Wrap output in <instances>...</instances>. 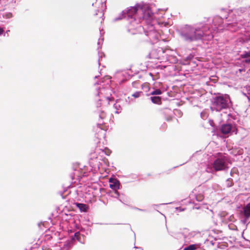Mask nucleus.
I'll return each instance as SVG.
<instances>
[{
	"label": "nucleus",
	"mask_w": 250,
	"mask_h": 250,
	"mask_svg": "<svg viewBox=\"0 0 250 250\" xmlns=\"http://www.w3.org/2000/svg\"><path fill=\"white\" fill-rule=\"evenodd\" d=\"M233 12V10L227 13L223 17L215 16L212 19V24L202 22L194 26L186 24L180 28L179 35L184 41L191 43L203 40H211L213 38V33L220 32L225 29L236 31L240 28L229 24L235 20Z\"/></svg>",
	"instance_id": "1"
},
{
	"label": "nucleus",
	"mask_w": 250,
	"mask_h": 250,
	"mask_svg": "<svg viewBox=\"0 0 250 250\" xmlns=\"http://www.w3.org/2000/svg\"><path fill=\"white\" fill-rule=\"evenodd\" d=\"M139 10L143 12L142 18L146 20L147 24L146 27H144V32L146 36L149 38V42L151 44L154 43L155 41L159 40L160 34L155 29V27L151 23L152 19V13L150 10L147 12L144 11L143 5L140 3H137L134 6H130L125 10L122 11L120 15L113 20L114 21H116L123 19H126L131 23L136 20V17Z\"/></svg>",
	"instance_id": "2"
},
{
	"label": "nucleus",
	"mask_w": 250,
	"mask_h": 250,
	"mask_svg": "<svg viewBox=\"0 0 250 250\" xmlns=\"http://www.w3.org/2000/svg\"><path fill=\"white\" fill-rule=\"evenodd\" d=\"M233 104L229 95L219 93L212 98L210 110L212 113L216 112L218 116H222L221 111L226 115L227 117H231L230 113H228L227 110H233Z\"/></svg>",
	"instance_id": "3"
},
{
	"label": "nucleus",
	"mask_w": 250,
	"mask_h": 250,
	"mask_svg": "<svg viewBox=\"0 0 250 250\" xmlns=\"http://www.w3.org/2000/svg\"><path fill=\"white\" fill-rule=\"evenodd\" d=\"M233 15L235 17V20L229 24H232L240 29L247 23L250 25V6L248 8L240 7L233 10Z\"/></svg>",
	"instance_id": "4"
},
{
	"label": "nucleus",
	"mask_w": 250,
	"mask_h": 250,
	"mask_svg": "<svg viewBox=\"0 0 250 250\" xmlns=\"http://www.w3.org/2000/svg\"><path fill=\"white\" fill-rule=\"evenodd\" d=\"M229 167L228 159L221 155L216 158L212 162L209 163L207 166L206 171L208 173L215 174L217 171L226 170Z\"/></svg>",
	"instance_id": "5"
},
{
	"label": "nucleus",
	"mask_w": 250,
	"mask_h": 250,
	"mask_svg": "<svg viewBox=\"0 0 250 250\" xmlns=\"http://www.w3.org/2000/svg\"><path fill=\"white\" fill-rule=\"evenodd\" d=\"M226 121L221 119L219 123V128L218 132H220L227 136H229L233 133L237 134L238 129L235 124L232 123L229 120V117H227Z\"/></svg>",
	"instance_id": "6"
},
{
	"label": "nucleus",
	"mask_w": 250,
	"mask_h": 250,
	"mask_svg": "<svg viewBox=\"0 0 250 250\" xmlns=\"http://www.w3.org/2000/svg\"><path fill=\"white\" fill-rule=\"evenodd\" d=\"M239 212L241 222L247 226L248 224L247 222L250 218V202L245 207L240 208Z\"/></svg>",
	"instance_id": "7"
},
{
	"label": "nucleus",
	"mask_w": 250,
	"mask_h": 250,
	"mask_svg": "<svg viewBox=\"0 0 250 250\" xmlns=\"http://www.w3.org/2000/svg\"><path fill=\"white\" fill-rule=\"evenodd\" d=\"M109 187L113 190H118L122 188L120 181L116 178H110L109 180Z\"/></svg>",
	"instance_id": "8"
},
{
	"label": "nucleus",
	"mask_w": 250,
	"mask_h": 250,
	"mask_svg": "<svg viewBox=\"0 0 250 250\" xmlns=\"http://www.w3.org/2000/svg\"><path fill=\"white\" fill-rule=\"evenodd\" d=\"M195 191H197V193H195V197L196 200L198 202L202 201L205 198L204 193V189H203V187L201 186H199L197 187L195 189H194Z\"/></svg>",
	"instance_id": "9"
},
{
	"label": "nucleus",
	"mask_w": 250,
	"mask_h": 250,
	"mask_svg": "<svg viewBox=\"0 0 250 250\" xmlns=\"http://www.w3.org/2000/svg\"><path fill=\"white\" fill-rule=\"evenodd\" d=\"M166 48L162 47H157L152 50V54L156 56V59L160 60L161 57L163 56V54L166 53Z\"/></svg>",
	"instance_id": "10"
},
{
	"label": "nucleus",
	"mask_w": 250,
	"mask_h": 250,
	"mask_svg": "<svg viewBox=\"0 0 250 250\" xmlns=\"http://www.w3.org/2000/svg\"><path fill=\"white\" fill-rule=\"evenodd\" d=\"M240 57L243 59V62L247 64H250V50L243 52L240 55Z\"/></svg>",
	"instance_id": "11"
},
{
	"label": "nucleus",
	"mask_w": 250,
	"mask_h": 250,
	"mask_svg": "<svg viewBox=\"0 0 250 250\" xmlns=\"http://www.w3.org/2000/svg\"><path fill=\"white\" fill-rule=\"evenodd\" d=\"M220 120H216L215 121H214L212 119H209L208 121L209 124L210 125L213 127V129L214 132L218 133Z\"/></svg>",
	"instance_id": "12"
},
{
	"label": "nucleus",
	"mask_w": 250,
	"mask_h": 250,
	"mask_svg": "<svg viewBox=\"0 0 250 250\" xmlns=\"http://www.w3.org/2000/svg\"><path fill=\"white\" fill-rule=\"evenodd\" d=\"M74 204L80 210L81 212H85L88 208L87 205L81 203H75Z\"/></svg>",
	"instance_id": "13"
},
{
	"label": "nucleus",
	"mask_w": 250,
	"mask_h": 250,
	"mask_svg": "<svg viewBox=\"0 0 250 250\" xmlns=\"http://www.w3.org/2000/svg\"><path fill=\"white\" fill-rule=\"evenodd\" d=\"M74 239L77 240L82 244H84V236L81 234V233L79 231L74 233Z\"/></svg>",
	"instance_id": "14"
},
{
	"label": "nucleus",
	"mask_w": 250,
	"mask_h": 250,
	"mask_svg": "<svg viewBox=\"0 0 250 250\" xmlns=\"http://www.w3.org/2000/svg\"><path fill=\"white\" fill-rule=\"evenodd\" d=\"M194 57V54L193 53H190L183 59L182 64L184 65L188 64L189 62L192 61Z\"/></svg>",
	"instance_id": "15"
},
{
	"label": "nucleus",
	"mask_w": 250,
	"mask_h": 250,
	"mask_svg": "<svg viewBox=\"0 0 250 250\" xmlns=\"http://www.w3.org/2000/svg\"><path fill=\"white\" fill-rule=\"evenodd\" d=\"M107 194L108 196L112 198H116L118 200L120 198V196L121 195L118 190L109 191L107 192Z\"/></svg>",
	"instance_id": "16"
},
{
	"label": "nucleus",
	"mask_w": 250,
	"mask_h": 250,
	"mask_svg": "<svg viewBox=\"0 0 250 250\" xmlns=\"http://www.w3.org/2000/svg\"><path fill=\"white\" fill-rule=\"evenodd\" d=\"M201 245L200 243L191 244L185 247L183 250H196L198 248L200 247Z\"/></svg>",
	"instance_id": "17"
},
{
	"label": "nucleus",
	"mask_w": 250,
	"mask_h": 250,
	"mask_svg": "<svg viewBox=\"0 0 250 250\" xmlns=\"http://www.w3.org/2000/svg\"><path fill=\"white\" fill-rule=\"evenodd\" d=\"M151 102L155 104H160L162 103L161 98L159 96H151L150 98Z\"/></svg>",
	"instance_id": "18"
},
{
	"label": "nucleus",
	"mask_w": 250,
	"mask_h": 250,
	"mask_svg": "<svg viewBox=\"0 0 250 250\" xmlns=\"http://www.w3.org/2000/svg\"><path fill=\"white\" fill-rule=\"evenodd\" d=\"M162 94V91L159 89H154L151 91L150 95H160Z\"/></svg>",
	"instance_id": "19"
},
{
	"label": "nucleus",
	"mask_w": 250,
	"mask_h": 250,
	"mask_svg": "<svg viewBox=\"0 0 250 250\" xmlns=\"http://www.w3.org/2000/svg\"><path fill=\"white\" fill-rule=\"evenodd\" d=\"M240 42L243 43L250 42V34L249 35L244 36L240 38Z\"/></svg>",
	"instance_id": "20"
},
{
	"label": "nucleus",
	"mask_w": 250,
	"mask_h": 250,
	"mask_svg": "<svg viewBox=\"0 0 250 250\" xmlns=\"http://www.w3.org/2000/svg\"><path fill=\"white\" fill-rule=\"evenodd\" d=\"M247 89L248 93H245L244 92H243V94L247 98L249 102H250V97L249 96V95H250V86H249L248 87H247Z\"/></svg>",
	"instance_id": "21"
},
{
	"label": "nucleus",
	"mask_w": 250,
	"mask_h": 250,
	"mask_svg": "<svg viewBox=\"0 0 250 250\" xmlns=\"http://www.w3.org/2000/svg\"><path fill=\"white\" fill-rule=\"evenodd\" d=\"M227 182V186L228 187H231L233 185V180L231 178H228Z\"/></svg>",
	"instance_id": "22"
},
{
	"label": "nucleus",
	"mask_w": 250,
	"mask_h": 250,
	"mask_svg": "<svg viewBox=\"0 0 250 250\" xmlns=\"http://www.w3.org/2000/svg\"><path fill=\"white\" fill-rule=\"evenodd\" d=\"M3 17L5 19H10L13 17V14L11 12H6L3 14Z\"/></svg>",
	"instance_id": "23"
},
{
	"label": "nucleus",
	"mask_w": 250,
	"mask_h": 250,
	"mask_svg": "<svg viewBox=\"0 0 250 250\" xmlns=\"http://www.w3.org/2000/svg\"><path fill=\"white\" fill-rule=\"evenodd\" d=\"M142 94H143L142 91H136L132 95V96L135 98H138L141 96Z\"/></svg>",
	"instance_id": "24"
},
{
	"label": "nucleus",
	"mask_w": 250,
	"mask_h": 250,
	"mask_svg": "<svg viewBox=\"0 0 250 250\" xmlns=\"http://www.w3.org/2000/svg\"><path fill=\"white\" fill-rule=\"evenodd\" d=\"M99 116L101 119H104L105 117V113L104 111L101 110Z\"/></svg>",
	"instance_id": "25"
},
{
	"label": "nucleus",
	"mask_w": 250,
	"mask_h": 250,
	"mask_svg": "<svg viewBox=\"0 0 250 250\" xmlns=\"http://www.w3.org/2000/svg\"><path fill=\"white\" fill-rule=\"evenodd\" d=\"M146 57L149 59H156V56H155L154 54H152V50L149 53Z\"/></svg>",
	"instance_id": "26"
},
{
	"label": "nucleus",
	"mask_w": 250,
	"mask_h": 250,
	"mask_svg": "<svg viewBox=\"0 0 250 250\" xmlns=\"http://www.w3.org/2000/svg\"><path fill=\"white\" fill-rule=\"evenodd\" d=\"M131 207V208L134 209V210H139V211H143V212H146L147 211V210L146 209H141V208H140L138 207H134V206H130Z\"/></svg>",
	"instance_id": "27"
},
{
	"label": "nucleus",
	"mask_w": 250,
	"mask_h": 250,
	"mask_svg": "<svg viewBox=\"0 0 250 250\" xmlns=\"http://www.w3.org/2000/svg\"><path fill=\"white\" fill-rule=\"evenodd\" d=\"M118 200L123 204L128 206L125 202V200L120 195V198Z\"/></svg>",
	"instance_id": "28"
},
{
	"label": "nucleus",
	"mask_w": 250,
	"mask_h": 250,
	"mask_svg": "<svg viewBox=\"0 0 250 250\" xmlns=\"http://www.w3.org/2000/svg\"><path fill=\"white\" fill-rule=\"evenodd\" d=\"M175 209L178 212H182L185 210L186 208H182L180 207L175 208Z\"/></svg>",
	"instance_id": "29"
},
{
	"label": "nucleus",
	"mask_w": 250,
	"mask_h": 250,
	"mask_svg": "<svg viewBox=\"0 0 250 250\" xmlns=\"http://www.w3.org/2000/svg\"><path fill=\"white\" fill-rule=\"evenodd\" d=\"M172 202H170L168 203H164V204H153L152 206L153 207H158L161 205H168V204H171Z\"/></svg>",
	"instance_id": "30"
},
{
	"label": "nucleus",
	"mask_w": 250,
	"mask_h": 250,
	"mask_svg": "<svg viewBox=\"0 0 250 250\" xmlns=\"http://www.w3.org/2000/svg\"><path fill=\"white\" fill-rule=\"evenodd\" d=\"M114 108H115V109H117V110L115 111V113H118H118H119V112L118 111V107H119V108H120V107H121V106H120V105H119V104L118 105V104H114Z\"/></svg>",
	"instance_id": "31"
},
{
	"label": "nucleus",
	"mask_w": 250,
	"mask_h": 250,
	"mask_svg": "<svg viewBox=\"0 0 250 250\" xmlns=\"http://www.w3.org/2000/svg\"><path fill=\"white\" fill-rule=\"evenodd\" d=\"M3 34V36H5L6 34L4 33V30L3 28L0 27V36Z\"/></svg>",
	"instance_id": "32"
},
{
	"label": "nucleus",
	"mask_w": 250,
	"mask_h": 250,
	"mask_svg": "<svg viewBox=\"0 0 250 250\" xmlns=\"http://www.w3.org/2000/svg\"><path fill=\"white\" fill-rule=\"evenodd\" d=\"M166 120L167 122L171 121L172 120V116L171 115H169L167 117H166Z\"/></svg>",
	"instance_id": "33"
},
{
	"label": "nucleus",
	"mask_w": 250,
	"mask_h": 250,
	"mask_svg": "<svg viewBox=\"0 0 250 250\" xmlns=\"http://www.w3.org/2000/svg\"><path fill=\"white\" fill-rule=\"evenodd\" d=\"M104 56H105V55L103 52L101 53L100 56H99V60H98V63H99V65H100V58H102L103 57V56L104 57Z\"/></svg>",
	"instance_id": "34"
},
{
	"label": "nucleus",
	"mask_w": 250,
	"mask_h": 250,
	"mask_svg": "<svg viewBox=\"0 0 250 250\" xmlns=\"http://www.w3.org/2000/svg\"><path fill=\"white\" fill-rule=\"evenodd\" d=\"M235 173L236 172H235V168H233L231 169V170L230 172V176H233V174Z\"/></svg>",
	"instance_id": "35"
},
{
	"label": "nucleus",
	"mask_w": 250,
	"mask_h": 250,
	"mask_svg": "<svg viewBox=\"0 0 250 250\" xmlns=\"http://www.w3.org/2000/svg\"><path fill=\"white\" fill-rule=\"evenodd\" d=\"M193 209H199L200 208V207L197 204H195L194 207H193Z\"/></svg>",
	"instance_id": "36"
},
{
	"label": "nucleus",
	"mask_w": 250,
	"mask_h": 250,
	"mask_svg": "<svg viewBox=\"0 0 250 250\" xmlns=\"http://www.w3.org/2000/svg\"><path fill=\"white\" fill-rule=\"evenodd\" d=\"M74 176H75V173H71L70 174V177H71V179L73 180L75 179L74 178Z\"/></svg>",
	"instance_id": "37"
},
{
	"label": "nucleus",
	"mask_w": 250,
	"mask_h": 250,
	"mask_svg": "<svg viewBox=\"0 0 250 250\" xmlns=\"http://www.w3.org/2000/svg\"><path fill=\"white\" fill-rule=\"evenodd\" d=\"M107 100H108L109 101H111V100H113V98L111 97H106Z\"/></svg>",
	"instance_id": "38"
},
{
	"label": "nucleus",
	"mask_w": 250,
	"mask_h": 250,
	"mask_svg": "<svg viewBox=\"0 0 250 250\" xmlns=\"http://www.w3.org/2000/svg\"><path fill=\"white\" fill-rule=\"evenodd\" d=\"M176 111L178 112L179 114L180 115H181V114H182V112L180 110H176Z\"/></svg>",
	"instance_id": "39"
},
{
	"label": "nucleus",
	"mask_w": 250,
	"mask_h": 250,
	"mask_svg": "<svg viewBox=\"0 0 250 250\" xmlns=\"http://www.w3.org/2000/svg\"><path fill=\"white\" fill-rule=\"evenodd\" d=\"M101 104L100 103H99V102H98L97 103V107H100Z\"/></svg>",
	"instance_id": "40"
},
{
	"label": "nucleus",
	"mask_w": 250,
	"mask_h": 250,
	"mask_svg": "<svg viewBox=\"0 0 250 250\" xmlns=\"http://www.w3.org/2000/svg\"><path fill=\"white\" fill-rule=\"evenodd\" d=\"M134 248L135 249H140V250H143L142 247H136V246H135Z\"/></svg>",
	"instance_id": "41"
},
{
	"label": "nucleus",
	"mask_w": 250,
	"mask_h": 250,
	"mask_svg": "<svg viewBox=\"0 0 250 250\" xmlns=\"http://www.w3.org/2000/svg\"><path fill=\"white\" fill-rule=\"evenodd\" d=\"M101 83L99 81H97L95 83H94V85H99Z\"/></svg>",
	"instance_id": "42"
},
{
	"label": "nucleus",
	"mask_w": 250,
	"mask_h": 250,
	"mask_svg": "<svg viewBox=\"0 0 250 250\" xmlns=\"http://www.w3.org/2000/svg\"><path fill=\"white\" fill-rule=\"evenodd\" d=\"M210 244L212 245V246H214L215 245V243L213 241H210Z\"/></svg>",
	"instance_id": "43"
},
{
	"label": "nucleus",
	"mask_w": 250,
	"mask_h": 250,
	"mask_svg": "<svg viewBox=\"0 0 250 250\" xmlns=\"http://www.w3.org/2000/svg\"><path fill=\"white\" fill-rule=\"evenodd\" d=\"M173 61L174 62H176L177 61V59L176 57H173Z\"/></svg>",
	"instance_id": "44"
},
{
	"label": "nucleus",
	"mask_w": 250,
	"mask_h": 250,
	"mask_svg": "<svg viewBox=\"0 0 250 250\" xmlns=\"http://www.w3.org/2000/svg\"><path fill=\"white\" fill-rule=\"evenodd\" d=\"M230 229H232V230H236L237 229V227L236 226H235V228H230Z\"/></svg>",
	"instance_id": "45"
},
{
	"label": "nucleus",
	"mask_w": 250,
	"mask_h": 250,
	"mask_svg": "<svg viewBox=\"0 0 250 250\" xmlns=\"http://www.w3.org/2000/svg\"><path fill=\"white\" fill-rule=\"evenodd\" d=\"M149 75L151 77H152L153 78V74H152V73L149 72Z\"/></svg>",
	"instance_id": "46"
},
{
	"label": "nucleus",
	"mask_w": 250,
	"mask_h": 250,
	"mask_svg": "<svg viewBox=\"0 0 250 250\" xmlns=\"http://www.w3.org/2000/svg\"><path fill=\"white\" fill-rule=\"evenodd\" d=\"M94 158V156L92 157V156H91L90 158V161L92 160Z\"/></svg>",
	"instance_id": "47"
},
{
	"label": "nucleus",
	"mask_w": 250,
	"mask_h": 250,
	"mask_svg": "<svg viewBox=\"0 0 250 250\" xmlns=\"http://www.w3.org/2000/svg\"><path fill=\"white\" fill-rule=\"evenodd\" d=\"M181 234H182L184 236L185 238H186V235L184 234V233H181Z\"/></svg>",
	"instance_id": "48"
},
{
	"label": "nucleus",
	"mask_w": 250,
	"mask_h": 250,
	"mask_svg": "<svg viewBox=\"0 0 250 250\" xmlns=\"http://www.w3.org/2000/svg\"><path fill=\"white\" fill-rule=\"evenodd\" d=\"M127 70H130V71H131V72L132 71V70H131V68H128V69H127Z\"/></svg>",
	"instance_id": "49"
},
{
	"label": "nucleus",
	"mask_w": 250,
	"mask_h": 250,
	"mask_svg": "<svg viewBox=\"0 0 250 250\" xmlns=\"http://www.w3.org/2000/svg\"><path fill=\"white\" fill-rule=\"evenodd\" d=\"M244 230H245V229L243 230V233H242V237H243L244 239H245V238H244V236H243V233H244Z\"/></svg>",
	"instance_id": "50"
},
{
	"label": "nucleus",
	"mask_w": 250,
	"mask_h": 250,
	"mask_svg": "<svg viewBox=\"0 0 250 250\" xmlns=\"http://www.w3.org/2000/svg\"><path fill=\"white\" fill-rule=\"evenodd\" d=\"M99 77V76H95L94 78H95V79H97V78H98Z\"/></svg>",
	"instance_id": "51"
},
{
	"label": "nucleus",
	"mask_w": 250,
	"mask_h": 250,
	"mask_svg": "<svg viewBox=\"0 0 250 250\" xmlns=\"http://www.w3.org/2000/svg\"><path fill=\"white\" fill-rule=\"evenodd\" d=\"M201 116L202 118H203V115L202 112L201 113Z\"/></svg>",
	"instance_id": "52"
},
{
	"label": "nucleus",
	"mask_w": 250,
	"mask_h": 250,
	"mask_svg": "<svg viewBox=\"0 0 250 250\" xmlns=\"http://www.w3.org/2000/svg\"><path fill=\"white\" fill-rule=\"evenodd\" d=\"M201 116L202 118H203V115L202 112L201 113Z\"/></svg>",
	"instance_id": "53"
},
{
	"label": "nucleus",
	"mask_w": 250,
	"mask_h": 250,
	"mask_svg": "<svg viewBox=\"0 0 250 250\" xmlns=\"http://www.w3.org/2000/svg\"><path fill=\"white\" fill-rule=\"evenodd\" d=\"M99 93H100L98 92L97 93V94H96V96H98L99 95Z\"/></svg>",
	"instance_id": "54"
},
{
	"label": "nucleus",
	"mask_w": 250,
	"mask_h": 250,
	"mask_svg": "<svg viewBox=\"0 0 250 250\" xmlns=\"http://www.w3.org/2000/svg\"><path fill=\"white\" fill-rule=\"evenodd\" d=\"M48 219H49V220H52V219H51V217L50 216V217H48Z\"/></svg>",
	"instance_id": "55"
},
{
	"label": "nucleus",
	"mask_w": 250,
	"mask_h": 250,
	"mask_svg": "<svg viewBox=\"0 0 250 250\" xmlns=\"http://www.w3.org/2000/svg\"><path fill=\"white\" fill-rule=\"evenodd\" d=\"M100 125H101V124H97V126H100Z\"/></svg>",
	"instance_id": "56"
},
{
	"label": "nucleus",
	"mask_w": 250,
	"mask_h": 250,
	"mask_svg": "<svg viewBox=\"0 0 250 250\" xmlns=\"http://www.w3.org/2000/svg\"><path fill=\"white\" fill-rule=\"evenodd\" d=\"M155 210H156L157 212H159L160 213H161V212H160L159 210H157V209H155Z\"/></svg>",
	"instance_id": "57"
},
{
	"label": "nucleus",
	"mask_w": 250,
	"mask_h": 250,
	"mask_svg": "<svg viewBox=\"0 0 250 250\" xmlns=\"http://www.w3.org/2000/svg\"><path fill=\"white\" fill-rule=\"evenodd\" d=\"M98 45H100V42H98V43H97Z\"/></svg>",
	"instance_id": "58"
},
{
	"label": "nucleus",
	"mask_w": 250,
	"mask_h": 250,
	"mask_svg": "<svg viewBox=\"0 0 250 250\" xmlns=\"http://www.w3.org/2000/svg\"><path fill=\"white\" fill-rule=\"evenodd\" d=\"M128 76H129V77H132V76H133V75H128Z\"/></svg>",
	"instance_id": "59"
},
{
	"label": "nucleus",
	"mask_w": 250,
	"mask_h": 250,
	"mask_svg": "<svg viewBox=\"0 0 250 250\" xmlns=\"http://www.w3.org/2000/svg\"><path fill=\"white\" fill-rule=\"evenodd\" d=\"M62 193H63L62 192H61V195H62Z\"/></svg>",
	"instance_id": "60"
},
{
	"label": "nucleus",
	"mask_w": 250,
	"mask_h": 250,
	"mask_svg": "<svg viewBox=\"0 0 250 250\" xmlns=\"http://www.w3.org/2000/svg\"><path fill=\"white\" fill-rule=\"evenodd\" d=\"M97 89V90H100V88H98Z\"/></svg>",
	"instance_id": "61"
},
{
	"label": "nucleus",
	"mask_w": 250,
	"mask_h": 250,
	"mask_svg": "<svg viewBox=\"0 0 250 250\" xmlns=\"http://www.w3.org/2000/svg\"><path fill=\"white\" fill-rule=\"evenodd\" d=\"M178 166H176V167H174V168H176L177 167H178Z\"/></svg>",
	"instance_id": "62"
},
{
	"label": "nucleus",
	"mask_w": 250,
	"mask_h": 250,
	"mask_svg": "<svg viewBox=\"0 0 250 250\" xmlns=\"http://www.w3.org/2000/svg\"><path fill=\"white\" fill-rule=\"evenodd\" d=\"M221 10L223 11V10H224L225 9L222 8Z\"/></svg>",
	"instance_id": "63"
},
{
	"label": "nucleus",
	"mask_w": 250,
	"mask_h": 250,
	"mask_svg": "<svg viewBox=\"0 0 250 250\" xmlns=\"http://www.w3.org/2000/svg\"><path fill=\"white\" fill-rule=\"evenodd\" d=\"M98 14L97 13H96V14H95V15H97Z\"/></svg>",
	"instance_id": "64"
}]
</instances>
